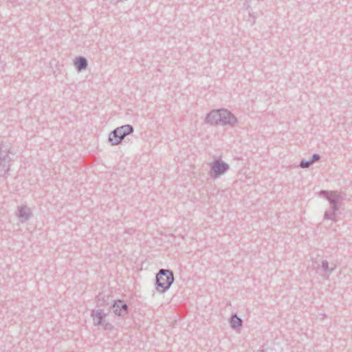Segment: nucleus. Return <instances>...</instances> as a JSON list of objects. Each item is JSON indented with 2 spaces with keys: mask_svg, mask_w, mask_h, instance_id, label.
<instances>
[{
  "mask_svg": "<svg viewBox=\"0 0 352 352\" xmlns=\"http://www.w3.org/2000/svg\"><path fill=\"white\" fill-rule=\"evenodd\" d=\"M311 164H312V162L310 160H307V161L302 160L300 162L299 166L302 168H306L309 167Z\"/></svg>",
  "mask_w": 352,
  "mask_h": 352,
  "instance_id": "nucleus-17",
  "label": "nucleus"
},
{
  "mask_svg": "<svg viewBox=\"0 0 352 352\" xmlns=\"http://www.w3.org/2000/svg\"><path fill=\"white\" fill-rule=\"evenodd\" d=\"M98 307H107L108 308H128V305L122 300H115L112 296L104 292L100 293L96 296Z\"/></svg>",
  "mask_w": 352,
  "mask_h": 352,
  "instance_id": "nucleus-2",
  "label": "nucleus"
},
{
  "mask_svg": "<svg viewBox=\"0 0 352 352\" xmlns=\"http://www.w3.org/2000/svg\"><path fill=\"white\" fill-rule=\"evenodd\" d=\"M324 219L336 222L338 220V215L336 212L331 211V212H329L328 211H326L324 214Z\"/></svg>",
  "mask_w": 352,
  "mask_h": 352,
  "instance_id": "nucleus-15",
  "label": "nucleus"
},
{
  "mask_svg": "<svg viewBox=\"0 0 352 352\" xmlns=\"http://www.w3.org/2000/svg\"><path fill=\"white\" fill-rule=\"evenodd\" d=\"M230 324L233 329H237L242 327L243 320L236 314H233L230 320Z\"/></svg>",
  "mask_w": 352,
  "mask_h": 352,
  "instance_id": "nucleus-14",
  "label": "nucleus"
},
{
  "mask_svg": "<svg viewBox=\"0 0 352 352\" xmlns=\"http://www.w3.org/2000/svg\"><path fill=\"white\" fill-rule=\"evenodd\" d=\"M321 316H324L325 314L324 313L320 314Z\"/></svg>",
  "mask_w": 352,
  "mask_h": 352,
  "instance_id": "nucleus-21",
  "label": "nucleus"
},
{
  "mask_svg": "<svg viewBox=\"0 0 352 352\" xmlns=\"http://www.w3.org/2000/svg\"><path fill=\"white\" fill-rule=\"evenodd\" d=\"M221 118V109L212 110L207 114L205 122L210 125H219Z\"/></svg>",
  "mask_w": 352,
  "mask_h": 352,
  "instance_id": "nucleus-8",
  "label": "nucleus"
},
{
  "mask_svg": "<svg viewBox=\"0 0 352 352\" xmlns=\"http://www.w3.org/2000/svg\"><path fill=\"white\" fill-rule=\"evenodd\" d=\"M18 217L21 219V221H28L32 216L30 209L25 206H20L18 208Z\"/></svg>",
  "mask_w": 352,
  "mask_h": 352,
  "instance_id": "nucleus-9",
  "label": "nucleus"
},
{
  "mask_svg": "<svg viewBox=\"0 0 352 352\" xmlns=\"http://www.w3.org/2000/svg\"><path fill=\"white\" fill-rule=\"evenodd\" d=\"M120 133L117 128L109 133L108 140L112 146H116L121 143L122 140H119L121 138Z\"/></svg>",
  "mask_w": 352,
  "mask_h": 352,
  "instance_id": "nucleus-12",
  "label": "nucleus"
},
{
  "mask_svg": "<svg viewBox=\"0 0 352 352\" xmlns=\"http://www.w3.org/2000/svg\"><path fill=\"white\" fill-rule=\"evenodd\" d=\"M74 66L78 72L85 70L88 66L87 60L83 56L76 57L74 60Z\"/></svg>",
  "mask_w": 352,
  "mask_h": 352,
  "instance_id": "nucleus-11",
  "label": "nucleus"
},
{
  "mask_svg": "<svg viewBox=\"0 0 352 352\" xmlns=\"http://www.w3.org/2000/svg\"><path fill=\"white\" fill-rule=\"evenodd\" d=\"M229 168L228 164L224 162L221 159L215 160L210 164L209 175L212 179H216L224 174Z\"/></svg>",
  "mask_w": 352,
  "mask_h": 352,
  "instance_id": "nucleus-3",
  "label": "nucleus"
},
{
  "mask_svg": "<svg viewBox=\"0 0 352 352\" xmlns=\"http://www.w3.org/2000/svg\"><path fill=\"white\" fill-rule=\"evenodd\" d=\"M10 156L3 153L0 146V167L1 168L0 169V177H6L8 174L10 167Z\"/></svg>",
  "mask_w": 352,
  "mask_h": 352,
  "instance_id": "nucleus-6",
  "label": "nucleus"
},
{
  "mask_svg": "<svg viewBox=\"0 0 352 352\" xmlns=\"http://www.w3.org/2000/svg\"><path fill=\"white\" fill-rule=\"evenodd\" d=\"M336 265L334 263L329 264L327 260H322L321 262V269L327 276H329L335 270Z\"/></svg>",
  "mask_w": 352,
  "mask_h": 352,
  "instance_id": "nucleus-13",
  "label": "nucleus"
},
{
  "mask_svg": "<svg viewBox=\"0 0 352 352\" xmlns=\"http://www.w3.org/2000/svg\"><path fill=\"white\" fill-rule=\"evenodd\" d=\"M220 120L219 124L222 126L230 125L233 126L237 122L236 118L226 109H221Z\"/></svg>",
  "mask_w": 352,
  "mask_h": 352,
  "instance_id": "nucleus-5",
  "label": "nucleus"
},
{
  "mask_svg": "<svg viewBox=\"0 0 352 352\" xmlns=\"http://www.w3.org/2000/svg\"><path fill=\"white\" fill-rule=\"evenodd\" d=\"M175 280L173 272L170 270L161 269L155 276L156 289L160 293L167 291Z\"/></svg>",
  "mask_w": 352,
  "mask_h": 352,
  "instance_id": "nucleus-1",
  "label": "nucleus"
},
{
  "mask_svg": "<svg viewBox=\"0 0 352 352\" xmlns=\"http://www.w3.org/2000/svg\"><path fill=\"white\" fill-rule=\"evenodd\" d=\"M91 316L93 317L94 325H100L104 330L112 329V325L105 319L107 314L104 312V309H92Z\"/></svg>",
  "mask_w": 352,
  "mask_h": 352,
  "instance_id": "nucleus-4",
  "label": "nucleus"
},
{
  "mask_svg": "<svg viewBox=\"0 0 352 352\" xmlns=\"http://www.w3.org/2000/svg\"><path fill=\"white\" fill-rule=\"evenodd\" d=\"M320 155L315 153V154H314V155H312V157H311V158L310 159V160L311 161V162H312V164H313L314 162H317L318 160H320Z\"/></svg>",
  "mask_w": 352,
  "mask_h": 352,
  "instance_id": "nucleus-19",
  "label": "nucleus"
},
{
  "mask_svg": "<svg viewBox=\"0 0 352 352\" xmlns=\"http://www.w3.org/2000/svg\"><path fill=\"white\" fill-rule=\"evenodd\" d=\"M128 313V309H114V314L118 316H124Z\"/></svg>",
  "mask_w": 352,
  "mask_h": 352,
  "instance_id": "nucleus-18",
  "label": "nucleus"
},
{
  "mask_svg": "<svg viewBox=\"0 0 352 352\" xmlns=\"http://www.w3.org/2000/svg\"><path fill=\"white\" fill-rule=\"evenodd\" d=\"M121 138H120V140H122L124 139L127 135L131 134L134 131V129L132 125L131 124H126L123 125L119 127H117Z\"/></svg>",
  "mask_w": 352,
  "mask_h": 352,
  "instance_id": "nucleus-10",
  "label": "nucleus"
},
{
  "mask_svg": "<svg viewBox=\"0 0 352 352\" xmlns=\"http://www.w3.org/2000/svg\"><path fill=\"white\" fill-rule=\"evenodd\" d=\"M243 8L245 9H246L247 10H248L249 15L250 16L253 17V23H254L256 20V16L251 13L252 10H251L250 6L248 3L247 1L243 3Z\"/></svg>",
  "mask_w": 352,
  "mask_h": 352,
  "instance_id": "nucleus-16",
  "label": "nucleus"
},
{
  "mask_svg": "<svg viewBox=\"0 0 352 352\" xmlns=\"http://www.w3.org/2000/svg\"><path fill=\"white\" fill-rule=\"evenodd\" d=\"M331 205V210L333 212H337L339 210V206L338 204H330Z\"/></svg>",
  "mask_w": 352,
  "mask_h": 352,
  "instance_id": "nucleus-20",
  "label": "nucleus"
},
{
  "mask_svg": "<svg viewBox=\"0 0 352 352\" xmlns=\"http://www.w3.org/2000/svg\"><path fill=\"white\" fill-rule=\"evenodd\" d=\"M320 194L323 195L330 204H339L344 197L338 191L321 190Z\"/></svg>",
  "mask_w": 352,
  "mask_h": 352,
  "instance_id": "nucleus-7",
  "label": "nucleus"
}]
</instances>
